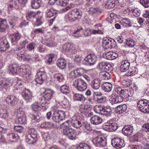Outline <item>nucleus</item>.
Listing matches in <instances>:
<instances>
[{
  "mask_svg": "<svg viewBox=\"0 0 149 149\" xmlns=\"http://www.w3.org/2000/svg\"><path fill=\"white\" fill-rule=\"evenodd\" d=\"M69 121H67L62 124L60 128L63 130L64 134L70 139L74 140L76 138L77 134L75 130L70 128Z\"/></svg>",
  "mask_w": 149,
  "mask_h": 149,
  "instance_id": "nucleus-1",
  "label": "nucleus"
},
{
  "mask_svg": "<svg viewBox=\"0 0 149 149\" xmlns=\"http://www.w3.org/2000/svg\"><path fill=\"white\" fill-rule=\"evenodd\" d=\"M54 93L53 91L49 89H46L43 92V97L39 98L40 103H41L40 106L44 107L46 103H49L52 98Z\"/></svg>",
  "mask_w": 149,
  "mask_h": 149,
  "instance_id": "nucleus-2",
  "label": "nucleus"
},
{
  "mask_svg": "<svg viewBox=\"0 0 149 149\" xmlns=\"http://www.w3.org/2000/svg\"><path fill=\"white\" fill-rule=\"evenodd\" d=\"M73 83L74 86L79 91H84L87 87V83L81 78H78L75 80Z\"/></svg>",
  "mask_w": 149,
  "mask_h": 149,
  "instance_id": "nucleus-3",
  "label": "nucleus"
},
{
  "mask_svg": "<svg viewBox=\"0 0 149 149\" xmlns=\"http://www.w3.org/2000/svg\"><path fill=\"white\" fill-rule=\"evenodd\" d=\"M65 114L64 111L62 110L54 111L52 116V118L53 121L59 123L63 120L65 118Z\"/></svg>",
  "mask_w": 149,
  "mask_h": 149,
  "instance_id": "nucleus-4",
  "label": "nucleus"
},
{
  "mask_svg": "<svg viewBox=\"0 0 149 149\" xmlns=\"http://www.w3.org/2000/svg\"><path fill=\"white\" fill-rule=\"evenodd\" d=\"M81 14L77 9H74L70 11L68 14V19L71 22L74 21L81 17Z\"/></svg>",
  "mask_w": 149,
  "mask_h": 149,
  "instance_id": "nucleus-5",
  "label": "nucleus"
},
{
  "mask_svg": "<svg viewBox=\"0 0 149 149\" xmlns=\"http://www.w3.org/2000/svg\"><path fill=\"white\" fill-rule=\"evenodd\" d=\"M50 4H48L45 8V16L47 18H49L52 16H56L57 14L56 10L52 7Z\"/></svg>",
  "mask_w": 149,
  "mask_h": 149,
  "instance_id": "nucleus-6",
  "label": "nucleus"
},
{
  "mask_svg": "<svg viewBox=\"0 0 149 149\" xmlns=\"http://www.w3.org/2000/svg\"><path fill=\"white\" fill-rule=\"evenodd\" d=\"M116 45V41L112 39L103 40L102 42L103 47L105 49L114 48Z\"/></svg>",
  "mask_w": 149,
  "mask_h": 149,
  "instance_id": "nucleus-7",
  "label": "nucleus"
},
{
  "mask_svg": "<svg viewBox=\"0 0 149 149\" xmlns=\"http://www.w3.org/2000/svg\"><path fill=\"white\" fill-rule=\"evenodd\" d=\"M97 60L96 56L93 54H91L88 55L84 59L86 64L90 66L94 65Z\"/></svg>",
  "mask_w": 149,
  "mask_h": 149,
  "instance_id": "nucleus-8",
  "label": "nucleus"
},
{
  "mask_svg": "<svg viewBox=\"0 0 149 149\" xmlns=\"http://www.w3.org/2000/svg\"><path fill=\"white\" fill-rule=\"evenodd\" d=\"M112 145L116 148H121L125 145L124 141L119 138H116L113 139L111 141Z\"/></svg>",
  "mask_w": 149,
  "mask_h": 149,
  "instance_id": "nucleus-9",
  "label": "nucleus"
},
{
  "mask_svg": "<svg viewBox=\"0 0 149 149\" xmlns=\"http://www.w3.org/2000/svg\"><path fill=\"white\" fill-rule=\"evenodd\" d=\"M93 142L97 146H104L107 144V141L105 138L100 136L94 138L93 140Z\"/></svg>",
  "mask_w": 149,
  "mask_h": 149,
  "instance_id": "nucleus-10",
  "label": "nucleus"
},
{
  "mask_svg": "<svg viewBox=\"0 0 149 149\" xmlns=\"http://www.w3.org/2000/svg\"><path fill=\"white\" fill-rule=\"evenodd\" d=\"M46 74L44 72H39L36 74L35 77L36 82L38 84H41L45 78Z\"/></svg>",
  "mask_w": 149,
  "mask_h": 149,
  "instance_id": "nucleus-11",
  "label": "nucleus"
},
{
  "mask_svg": "<svg viewBox=\"0 0 149 149\" xmlns=\"http://www.w3.org/2000/svg\"><path fill=\"white\" fill-rule=\"evenodd\" d=\"M6 102L10 106H15L17 102V99L16 97L13 95L9 96L5 99Z\"/></svg>",
  "mask_w": 149,
  "mask_h": 149,
  "instance_id": "nucleus-12",
  "label": "nucleus"
},
{
  "mask_svg": "<svg viewBox=\"0 0 149 149\" xmlns=\"http://www.w3.org/2000/svg\"><path fill=\"white\" fill-rule=\"evenodd\" d=\"M71 123L72 126L76 128H79L81 125V122L78 116H73L72 118Z\"/></svg>",
  "mask_w": 149,
  "mask_h": 149,
  "instance_id": "nucleus-13",
  "label": "nucleus"
},
{
  "mask_svg": "<svg viewBox=\"0 0 149 149\" xmlns=\"http://www.w3.org/2000/svg\"><path fill=\"white\" fill-rule=\"evenodd\" d=\"M99 69L101 70L107 71L111 70L112 68L111 65L109 63L105 62H101L98 64Z\"/></svg>",
  "mask_w": 149,
  "mask_h": 149,
  "instance_id": "nucleus-14",
  "label": "nucleus"
},
{
  "mask_svg": "<svg viewBox=\"0 0 149 149\" xmlns=\"http://www.w3.org/2000/svg\"><path fill=\"white\" fill-rule=\"evenodd\" d=\"M133 127L131 125L125 126L122 129L123 133L126 136H129L132 134L133 132Z\"/></svg>",
  "mask_w": 149,
  "mask_h": 149,
  "instance_id": "nucleus-15",
  "label": "nucleus"
},
{
  "mask_svg": "<svg viewBox=\"0 0 149 149\" xmlns=\"http://www.w3.org/2000/svg\"><path fill=\"white\" fill-rule=\"evenodd\" d=\"M22 95L25 100L29 102L33 98L31 92L28 89H25L22 92Z\"/></svg>",
  "mask_w": 149,
  "mask_h": 149,
  "instance_id": "nucleus-16",
  "label": "nucleus"
},
{
  "mask_svg": "<svg viewBox=\"0 0 149 149\" xmlns=\"http://www.w3.org/2000/svg\"><path fill=\"white\" fill-rule=\"evenodd\" d=\"M1 86L2 88V90L5 92L7 89H8L10 87L9 81L4 78H1Z\"/></svg>",
  "mask_w": 149,
  "mask_h": 149,
  "instance_id": "nucleus-17",
  "label": "nucleus"
},
{
  "mask_svg": "<svg viewBox=\"0 0 149 149\" xmlns=\"http://www.w3.org/2000/svg\"><path fill=\"white\" fill-rule=\"evenodd\" d=\"M17 73H18L21 76L24 78L25 79H28L30 78V74L27 72L26 70L23 69L19 67H17Z\"/></svg>",
  "mask_w": 149,
  "mask_h": 149,
  "instance_id": "nucleus-18",
  "label": "nucleus"
},
{
  "mask_svg": "<svg viewBox=\"0 0 149 149\" xmlns=\"http://www.w3.org/2000/svg\"><path fill=\"white\" fill-rule=\"evenodd\" d=\"M90 120L91 123L95 125H98L102 123V120L99 116L97 115H94L92 116Z\"/></svg>",
  "mask_w": 149,
  "mask_h": 149,
  "instance_id": "nucleus-19",
  "label": "nucleus"
},
{
  "mask_svg": "<svg viewBox=\"0 0 149 149\" xmlns=\"http://www.w3.org/2000/svg\"><path fill=\"white\" fill-rule=\"evenodd\" d=\"M130 67V63L127 60H123L120 66V71L121 72H125L128 70Z\"/></svg>",
  "mask_w": 149,
  "mask_h": 149,
  "instance_id": "nucleus-20",
  "label": "nucleus"
},
{
  "mask_svg": "<svg viewBox=\"0 0 149 149\" xmlns=\"http://www.w3.org/2000/svg\"><path fill=\"white\" fill-rule=\"evenodd\" d=\"M111 101L113 103L116 104L122 102L124 98L123 96L120 95H116L115 94H113L111 96Z\"/></svg>",
  "mask_w": 149,
  "mask_h": 149,
  "instance_id": "nucleus-21",
  "label": "nucleus"
},
{
  "mask_svg": "<svg viewBox=\"0 0 149 149\" xmlns=\"http://www.w3.org/2000/svg\"><path fill=\"white\" fill-rule=\"evenodd\" d=\"M56 64L60 69H64L66 67V61L64 58H59L56 61Z\"/></svg>",
  "mask_w": 149,
  "mask_h": 149,
  "instance_id": "nucleus-22",
  "label": "nucleus"
},
{
  "mask_svg": "<svg viewBox=\"0 0 149 149\" xmlns=\"http://www.w3.org/2000/svg\"><path fill=\"white\" fill-rule=\"evenodd\" d=\"M7 139L11 142L17 141L19 138V136L17 134L11 133L8 134L7 136Z\"/></svg>",
  "mask_w": 149,
  "mask_h": 149,
  "instance_id": "nucleus-23",
  "label": "nucleus"
},
{
  "mask_svg": "<svg viewBox=\"0 0 149 149\" xmlns=\"http://www.w3.org/2000/svg\"><path fill=\"white\" fill-rule=\"evenodd\" d=\"M9 45L5 37H3L1 42V51H4L9 47Z\"/></svg>",
  "mask_w": 149,
  "mask_h": 149,
  "instance_id": "nucleus-24",
  "label": "nucleus"
},
{
  "mask_svg": "<svg viewBox=\"0 0 149 149\" xmlns=\"http://www.w3.org/2000/svg\"><path fill=\"white\" fill-rule=\"evenodd\" d=\"M127 106L125 104H123L117 106L116 108L117 112L119 114H124L126 113Z\"/></svg>",
  "mask_w": 149,
  "mask_h": 149,
  "instance_id": "nucleus-25",
  "label": "nucleus"
},
{
  "mask_svg": "<svg viewBox=\"0 0 149 149\" xmlns=\"http://www.w3.org/2000/svg\"><path fill=\"white\" fill-rule=\"evenodd\" d=\"M40 12L39 11L36 12L33 11H28L26 13V18L28 20H30L31 18H34L36 17L37 15L38 14H40Z\"/></svg>",
  "mask_w": 149,
  "mask_h": 149,
  "instance_id": "nucleus-26",
  "label": "nucleus"
},
{
  "mask_svg": "<svg viewBox=\"0 0 149 149\" xmlns=\"http://www.w3.org/2000/svg\"><path fill=\"white\" fill-rule=\"evenodd\" d=\"M37 138L35 137V138H34L33 136L27 133L25 138L26 141L27 143L29 144H31L36 143L37 140Z\"/></svg>",
  "mask_w": 149,
  "mask_h": 149,
  "instance_id": "nucleus-27",
  "label": "nucleus"
},
{
  "mask_svg": "<svg viewBox=\"0 0 149 149\" xmlns=\"http://www.w3.org/2000/svg\"><path fill=\"white\" fill-rule=\"evenodd\" d=\"M8 112L6 105H3L1 109V117L2 118H6L8 116Z\"/></svg>",
  "mask_w": 149,
  "mask_h": 149,
  "instance_id": "nucleus-28",
  "label": "nucleus"
},
{
  "mask_svg": "<svg viewBox=\"0 0 149 149\" xmlns=\"http://www.w3.org/2000/svg\"><path fill=\"white\" fill-rule=\"evenodd\" d=\"M102 11V9L100 8L91 7L89 9L88 12L91 15H93L94 14H99L101 13Z\"/></svg>",
  "mask_w": 149,
  "mask_h": 149,
  "instance_id": "nucleus-29",
  "label": "nucleus"
},
{
  "mask_svg": "<svg viewBox=\"0 0 149 149\" xmlns=\"http://www.w3.org/2000/svg\"><path fill=\"white\" fill-rule=\"evenodd\" d=\"M91 85L94 90H97L100 88V82L98 79H95L91 82Z\"/></svg>",
  "mask_w": 149,
  "mask_h": 149,
  "instance_id": "nucleus-30",
  "label": "nucleus"
},
{
  "mask_svg": "<svg viewBox=\"0 0 149 149\" xmlns=\"http://www.w3.org/2000/svg\"><path fill=\"white\" fill-rule=\"evenodd\" d=\"M149 102L146 100H141L138 102L137 107L142 111V110H143V109L146 105L149 104Z\"/></svg>",
  "mask_w": 149,
  "mask_h": 149,
  "instance_id": "nucleus-31",
  "label": "nucleus"
},
{
  "mask_svg": "<svg viewBox=\"0 0 149 149\" xmlns=\"http://www.w3.org/2000/svg\"><path fill=\"white\" fill-rule=\"evenodd\" d=\"M73 97L74 100L80 101L82 102H84L86 100L85 96L82 94L76 93L74 94Z\"/></svg>",
  "mask_w": 149,
  "mask_h": 149,
  "instance_id": "nucleus-32",
  "label": "nucleus"
},
{
  "mask_svg": "<svg viewBox=\"0 0 149 149\" xmlns=\"http://www.w3.org/2000/svg\"><path fill=\"white\" fill-rule=\"evenodd\" d=\"M102 88L105 92H109L111 90L112 86L109 82H106L102 85Z\"/></svg>",
  "mask_w": 149,
  "mask_h": 149,
  "instance_id": "nucleus-33",
  "label": "nucleus"
},
{
  "mask_svg": "<svg viewBox=\"0 0 149 149\" xmlns=\"http://www.w3.org/2000/svg\"><path fill=\"white\" fill-rule=\"evenodd\" d=\"M106 59L109 60H112L116 59L118 56V54L116 53L112 52H107L106 54Z\"/></svg>",
  "mask_w": 149,
  "mask_h": 149,
  "instance_id": "nucleus-34",
  "label": "nucleus"
},
{
  "mask_svg": "<svg viewBox=\"0 0 149 149\" xmlns=\"http://www.w3.org/2000/svg\"><path fill=\"white\" fill-rule=\"evenodd\" d=\"M16 120V123L20 124H25L26 123V115L23 114L22 116H19Z\"/></svg>",
  "mask_w": 149,
  "mask_h": 149,
  "instance_id": "nucleus-35",
  "label": "nucleus"
},
{
  "mask_svg": "<svg viewBox=\"0 0 149 149\" xmlns=\"http://www.w3.org/2000/svg\"><path fill=\"white\" fill-rule=\"evenodd\" d=\"M41 3V0H32L31 6L32 8L34 9L39 8Z\"/></svg>",
  "mask_w": 149,
  "mask_h": 149,
  "instance_id": "nucleus-36",
  "label": "nucleus"
},
{
  "mask_svg": "<svg viewBox=\"0 0 149 149\" xmlns=\"http://www.w3.org/2000/svg\"><path fill=\"white\" fill-rule=\"evenodd\" d=\"M111 109L109 107H104L102 114L107 116H111Z\"/></svg>",
  "mask_w": 149,
  "mask_h": 149,
  "instance_id": "nucleus-37",
  "label": "nucleus"
},
{
  "mask_svg": "<svg viewBox=\"0 0 149 149\" xmlns=\"http://www.w3.org/2000/svg\"><path fill=\"white\" fill-rule=\"evenodd\" d=\"M40 106L38 102H36L33 104L31 105V108L33 111L36 114H37L38 111L40 110Z\"/></svg>",
  "mask_w": 149,
  "mask_h": 149,
  "instance_id": "nucleus-38",
  "label": "nucleus"
},
{
  "mask_svg": "<svg viewBox=\"0 0 149 149\" xmlns=\"http://www.w3.org/2000/svg\"><path fill=\"white\" fill-rule=\"evenodd\" d=\"M120 22L121 24L125 27L131 26L130 20L127 18H123L121 20Z\"/></svg>",
  "mask_w": 149,
  "mask_h": 149,
  "instance_id": "nucleus-39",
  "label": "nucleus"
},
{
  "mask_svg": "<svg viewBox=\"0 0 149 149\" xmlns=\"http://www.w3.org/2000/svg\"><path fill=\"white\" fill-rule=\"evenodd\" d=\"M138 70L137 68L135 67H132L129 68L128 71V75L129 76H134L138 73Z\"/></svg>",
  "mask_w": 149,
  "mask_h": 149,
  "instance_id": "nucleus-40",
  "label": "nucleus"
},
{
  "mask_svg": "<svg viewBox=\"0 0 149 149\" xmlns=\"http://www.w3.org/2000/svg\"><path fill=\"white\" fill-rule=\"evenodd\" d=\"M134 93V90L130 88L126 89L125 93V95L124 96V98H125L128 97L129 96H132L133 95Z\"/></svg>",
  "mask_w": 149,
  "mask_h": 149,
  "instance_id": "nucleus-41",
  "label": "nucleus"
},
{
  "mask_svg": "<svg viewBox=\"0 0 149 149\" xmlns=\"http://www.w3.org/2000/svg\"><path fill=\"white\" fill-rule=\"evenodd\" d=\"M21 37L20 34L18 33H15L12 35L11 40L12 42H17L20 39Z\"/></svg>",
  "mask_w": 149,
  "mask_h": 149,
  "instance_id": "nucleus-42",
  "label": "nucleus"
},
{
  "mask_svg": "<svg viewBox=\"0 0 149 149\" xmlns=\"http://www.w3.org/2000/svg\"><path fill=\"white\" fill-rule=\"evenodd\" d=\"M7 27V24L6 19H1V32L4 31Z\"/></svg>",
  "mask_w": 149,
  "mask_h": 149,
  "instance_id": "nucleus-43",
  "label": "nucleus"
},
{
  "mask_svg": "<svg viewBox=\"0 0 149 149\" xmlns=\"http://www.w3.org/2000/svg\"><path fill=\"white\" fill-rule=\"evenodd\" d=\"M107 71H103L100 73L101 77L104 80H108L110 78V74Z\"/></svg>",
  "mask_w": 149,
  "mask_h": 149,
  "instance_id": "nucleus-44",
  "label": "nucleus"
},
{
  "mask_svg": "<svg viewBox=\"0 0 149 149\" xmlns=\"http://www.w3.org/2000/svg\"><path fill=\"white\" fill-rule=\"evenodd\" d=\"M142 134L138 132L133 135L132 137V140L134 141H141Z\"/></svg>",
  "mask_w": 149,
  "mask_h": 149,
  "instance_id": "nucleus-45",
  "label": "nucleus"
},
{
  "mask_svg": "<svg viewBox=\"0 0 149 149\" xmlns=\"http://www.w3.org/2000/svg\"><path fill=\"white\" fill-rule=\"evenodd\" d=\"M54 78L55 79V80L60 82L62 81L64 79L63 75L60 73L55 74L54 76Z\"/></svg>",
  "mask_w": 149,
  "mask_h": 149,
  "instance_id": "nucleus-46",
  "label": "nucleus"
},
{
  "mask_svg": "<svg viewBox=\"0 0 149 149\" xmlns=\"http://www.w3.org/2000/svg\"><path fill=\"white\" fill-rule=\"evenodd\" d=\"M103 107L101 105H96L94 107V110L96 113L102 114Z\"/></svg>",
  "mask_w": 149,
  "mask_h": 149,
  "instance_id": "nucleus-47",
  "label": "nucleus"
},
{
  "mask_svg": "<svg viewBox=\"0 0 149 149\" xmlns=\"http://www.w3.org/2000/svg\"><path fill=\"white\" fill-rule=\"evenodd\" d=\"M61 91L63 93L67 94L69 93V87L66 85H63L60 88Z\"/></svg>",
  "mask_w": 149,
  "mask_h": 149,
  "instance_id": "nucleus-48",
  "label": "nucleus"
},
{
  "mask_svg": "<svg viewBox=\"0 0 149 149\" xmlns=\"http://www.w3.org/2000/svg\"><path fill=\"white\" fill-rule=\"evenodd\" d=\"M126 43L128 46L133 47L135 46L136 43L135 41L131 38H128L126 40Z\"/></svg>",
  "mask_w": 149,
  "mask_h": 149,
  "instance_id": "nucleus-49",
  "label": "nucleus"
},
{
  "mask_svg": "<svg viewBox=\"0 0 149 149\" xmlns=\"http://www.w3.org/2000/svg\"><path fill=\"white\" fill-rule=\"evenodd\" d=\"M90 146L85 143H80L77 147V149H91Z\"/></svg>",
  "mask_w": 149,
  "mask_h": 149,
  "instance_id": "nucleus-50",
  "label": "nucleus"
},
{
  "mask_svg": "<svg viewBox=\"0 0 149 149\" xmlns=\"http://www.w3.org/2000/svg\"><path fill=\"white\" fill-rule=\"evenodd\" d=\"M17 67L16 65H10L9 68L10 72L13 74L16 73L17 72Z\"/></svg>",
  "mask_w": 149,
  "mask_h": 149,
  "instance_id": "nucleus-51",
  "label": "nucleus"
},
{
  "mask_svg": "<svg viewBox=\"0 0 149 149\" xmlns=\"http://www.w3.org/2000/svg\"><path fill=\"white\" fill-rule=\"evenodd\" d=\"M27 134L33 136L34 138L37 137V132L33 128H29Z\"/></svg>",
  "mask_w": 149,
  "mask_h": 149,
  "instance_id": "nucleus-52",
  "label": "nucleus"
},
{
  "mask_svg": "<svg viewBox=\"0 0 149 149\" xmlns=\"http://www.w3.org/2000/svg\"><path fill=\"white\" fill-rule=\"evenodd\" d=\"M28 42V41L26 40H25L21 42L20 45L21 47H16L15 49V51H18L21 50L22 48L24 47L25 45Z\"/></svg>",
  "mask_w": 149,
  "mask_h": 149,
  "instance_id": "nucleus-53",
  "label": "nucleus"
},
{
  "mask_svg": "<svg viewBox=\"0 0 149 149\" xmlns=\"http://www.w3.org/2000/svg\"><path fill=\"white\" fill-rule=\"evenodd\" d=\"M73 44L68 43L63 45V48L64 50L70 51L73 48Z\"/></svg>",
  "mask_w": 149,
  "mask_h": 149,
  "instance_id": "nucleus-54",
  "label": "nucleus"
},
{
  "mask_svg": "<svg viewBox=\"0 0 149 149\" xmlns=\"http://www.w3.org/2000/svg\"><path fill=\"white\" fill-rule=\"evenodd\" d=\"M129 10L132 12L133 15L135 17H137L140 14V11L137 8H134L132 9H130Z\"/></svg>",
  "mask_w": 149,
  "mask_h": 149,
  "instance_id": "nucleus-55",
  "label": "nucleus"
},
{
  "mask_svg": "<svg viewBox=\"0 0 149 149\" xmlns=\"http://www.w3.org/2000/svg\"><path fill=\"white\" fill-rule=\"evenodd\" d=\"M1 141L2 142H4L5 141V140L3 137L4 134H5L7 133V130L1 127Z\"/></svg>",
  "mask_w": 149,
  "mask_h": 149,
  "instance_id": "nucleus-56",
  "label": "nucleus"
},
{
  "mask_svg": "<svg viewBox=\"0 0 149 149\" xmlns=\"http://www.w3.org/2000/svg\"><path fill=\"white\" fill-rule=\"evenodd\" d=\"M25 52L24 50H22L18 52L17 54V58L19 60H21L22 58H24L25 57Z\"/></svg>",
  "mask_w": 149,
  "mask_h": 149,
  "instance_id": "nucleus-57",
  "label": "nucleus"
},
{
  "mask_svg": "<svg viewBox=\"0 0 149 149\" xmlns=\"http://www.w3.org/2000/svg\"><path fill=\"white\" fill-rule=\"evenodd\" d=\"M78 74L77 73V70L76 69L75 70L72 71L70 72V75L71 78L74 79L79 77Z\"/></svg>",
  "mask_w": 149,
  "mask_h": 149,
  "instance_id": "nucleus-58",
  "label": "nucleus"
},
{
  "mask_svg": "<svg viewBox=\"0 0 149 149\" xmlns=\"http://www.w3.org/2000/svg\"><path fill=\"white\" fill-rule=\"evenodd\" d=\"M13 129L15 131L19 133L22 132L24 130V128L21 126H15Z\"/></svg>",
  "mask_w": 149,
  "mask_h": 149,
  "instance_id": "nucleus-59",
  "label": "nucleus"
},
{
  "mask_svg": "<svg viewBox=\"0 0 149 149\" xmlns=\"http://www.w3.org/2000/svg\"><path fill=\"white\" fill-rule=\"evenodd\" d=\"M30 118H31V121L33 123L38 122L40 121V119L38 118V117H37L35 115L31 114L30 115Z\"/></svg>",
  "mask_w": 149,
  "mask_h": 149,
  "instance_id": "nucleus-60",
  "label": "nucleus"
},
{
  "mask_svg": "<svg viewBox=\"0 0 149 149\" xmlns=\"http://www.w3.org/2000/svg\"><path fill=\"white\" fill-rule=\"evenodd\" d=\"M140 3L145 8L149 7V0H140Z\"/></svg>",
  "mask_w": 149,
  "mask_h": 149,
  "instance_id": "nucleus-61",
  "label": "nucleus"
},
{
  "mask_svg": "<svg viewBox=\"0 0 149 149\" xmlns=\"http://www.w3.org/2000/svg\"><path fill=\"white\" fill-rule=\"evenodd\" d=\"M77 73L78 74L79 76H80L83 75L85 72V70L82 68H77L76 69Z\"/></svg>",
  "mask_w": 149,
  "mask_h": 149,
  "instance_id": "nucleus-62",
  "label": "nucleus"
},
{
  "mask_svg": "<svg viewBox=\"0 0 149 149\" xmlns=\"http://www.w3.org/2000/svg\"><path fill=\"white\" fill-rule=\"evenodd\" d=\"M15 114V115H17V117L19 116V115H21L22 114V115L23 114H24L23 108L22 107H19L16 111Z\"/></svg>",
  "mask_w": 149,
  "mask_h": 149,
  "instance_id": "nucleus-63",
  "label": "nucleus"
},
{
  "mask_svg": "<svg viewBox=\"0 0 149 149\" xmlns=\"http://www.w3.org/2000/svg\"><path fill=\"white\" fill-rule=\"evenodd\" d=\"M142 129L144 131L149 132V123L145 124L142 127Z\"/></svg>",
  "mask_w": 149,
  "mask_h": 149,
  "instance_id": "nucleus-64",
  "label": "nucleus"
}]
</instances>
